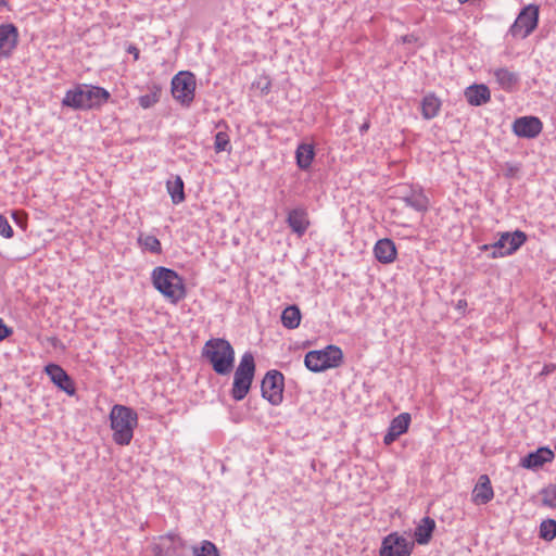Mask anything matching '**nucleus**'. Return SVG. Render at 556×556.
Segmentation results:
<instances>
[{
  "mask_svg": "<svg viewBox=\"0 0 556 556\" xmlns=\"http://www.w3.org/2000/svg\"><path fill=\"white\" fill-rule=\"evenodd\" d=\"M138 426V414L131 407L115 404L110 412V427L117 445H129Z\"/></svg>",
  "mask_w": 556,
  "mask_h": 556,
  "instance_id": "obj_1",
  "label": "nucleus"
},
{
  "mask_svg": "<svg viewBox=\"0 0 556 556\" xmlns=\"http://www.w3.org/2000/svg\"><path fill=\"white\" fill-rule=\"evenodd\" d=\"M110 98V92L98 86L77 85L66 91L62 104L74 110H91L104 104Z\"/></svg>",
  "mask_w": 556,
  "mask_h": 556,
  "instance_id": "obj_2",
  "label": "nucleus"
},
{
  "mask_svg": "<svg viewBox=\"0 0 556 556\" xmlns=\"http://www.w3.org/2000/svg\"><path fill=\"white\" fill-rule=\"evenodd\" d=\"M151 280L153 287L173 304L186 296L184 279L174 269L157 266L151 273Z\"/></svg>",
  "mask_w": 556,
  "mask_h": 556,
  "instance_id": "obj_3",
  "label": "nucleus"
},
{
  "mask_svg": "<svg viewBox=\"0 0 556 556\" xmlns=\"http://www.w3.org/2000/svg\"><path fill=\"white\" fill-rule=\"evenodd\" d=\"M203 356L218 375H228L233 368L235 350L225 339L213 338L206 341L203 348Z\"/></svg>",
  "mask_w": 556,
  "mask_h": 556,
  "instance_id": "obj_4",
  "label": "nucleus"
},
{
  "mask_svg": "<svg viewBox=\"0 0 556 556\" xmlns=\"http://www.w3.org/2000/svg\"><path fill=\"white\" fill-rule=\"evenodd\" d=\"M255 374V361L251 352H245L235 370L231 397L235 401H242L249 393Z\"/></svg>",
  "mask_w": 556,
  "mask_h": 556,
  "instance_id": "obj_5",
  "label": "nucleus"
},
{
  "mask_svg": "<svg viewBox=\"0 0 556 556\" xmlns=\"http://www.w3.org/2000/svg\"><path fill=\"white\" fill-rule=\"evenodd\" d=\"M343 353L336 345H328L323 350H314L306 353L304 364L313 372H321L329 368H336L341 365Z\"/></svg>",
  "mask_w": 556,
  "mask_h": 556,
  "instance_id": "obj_6",
  "label": "nucleus"
},
{
  "mask_svg": "<svg viewBox=\"0 0 556 556\" xmlns=\"http://www.w3.org/2000/svg\"><path fill=\"white\" fill-rule=\"evenodd\" d=\"M527 240V235L521 230L503 232L500 239L492 244H484L482 250L491 251V257H504L514 254Z\"/></svg>",
  "mask_w": 556,
  "mask_h": 556,
  "instance_id": "obj_7",
  "label": "nucleus"
},
{
  "mask_svg": "<svg viewBox=\"0 0 556 556\" xmlns=\"http://www.w3.org/2000/svg\"><path fill=\"white\" fill-rule=\"evenodd\" d=\"M195 77L192 73L181 71L172 79L173 98L181 105L189 106L194 99Z\"/></svg>",
  "mask_w": 556,
  "mask_h": 556,
  "instance_id": "obj_8",
  "label": "nucleus"
},
{
  "mask_svg": "<svg viewBox=\"0 0 556 556\" xmlns=\"http://www.w3.org/2000/svg\"><path fill=\"white\" fill-rule=\"evenodd\" d=\"M539 7L529 4L525 7L513 25L508 29V35L515 38H527L538 26Z\"/></svg>",
  "mask_w": 556,
  "mask_h": 556,
  "instance_id": "obj_9",
  "label": "nucleus"
},
{
  "mask_svg": "<svg viewBox=\"0 0 556 556\" xmlns=\"http://www.w3.org/2000/svg\"><path fill=\"white\" fill-rule=\"evenodd\" d=\"M414 542L399 532H391L382 539L379 556H410Z\"/></svg>",
  "mask_w": 556,
  "mask_h": 556,
  "instance_id": "obj_10",
  "label": "nucleus"
},
{
  "mask_svg": "<svg viewBox=\"0 0 556 556\" xmlns=\"http://www.w3.org/2000/svg\"><path fill=\"white\" fill-rule=\"evenodd\" d=\"M283 375L278 370H269L262 380V396L271 405H279L283 399Z\"/></svg>",
  "mask_w": 556,
  "mask_h": 556,
  "instance_id": "obj_11",
  "label": "nucleus"
},
{
  "mask_svg": "<svg viewBox=\"0 0 556 556\" xmlns=\"http://www.w3.org/2000/svg\"><path fill=\"white\" fill-rule=\"evenodd\" d=\"M543 129V124L539 117L522 116L516 118L513 123V131L517 137L532 139L538 137Z\"/></svg>",
  "mask_w": 556,
  "mask_h": 556,
  "instance_id": "obj_12",
  "label": "nucleus"
},
{
  "mask_svg": "<svg viewBox=\"0 0 556 556\" xmlns=\"http://www.w3.org/2000/svg\"><path fill=\"white\" fill-rule=\"evenodd\" d=\"M45 372L49 376L51 381L62 391L68 395L75 394V387L66 371L56 364H48L45 367Z\"/></svg>",
  "mask_w": 556,
  "mask_h": 556,
  "instance_id": "obj_13",
  "label": "nucleus"
},
{
  "mask_svg": "<svg viewBox=\"0 0 556 556\" xmlns=\"http://www.w3.org/2000/svg\"><path fill=\"white\" fill-rule=\"evenodd\" d=\"M409 424L410 415L408 413L397 415L391 420L388 431L383 437V443L386 445L392 444L400 435L408 430Z\"/></svg>",
  "mask_w": 556,
  "mask_h": 556,
  "instance_id": "obj_14",
  "label": "nucleus"
},
{
  "mask_svg": "<svg viewBox=\"0 0 556 556\" xmlns=\"http://www.w3.org/2000/svg\"><path fill=\"white\" fill-rule=\"evenodd\" d=\"M18 30L13 24L0 25V54L9 55L17 46Z\"/></svg>",
  "mask_w": 556,
  "mask_h": 556,
  "instance_id": "obj_15",
  "label": "nucleus"
},
{
  "mask_svg": "<svg viewBox=\"0 0 556 556\" xmlns=\"http://www.w3.org/2000/svg\"><path fill=\"white\" fill-rule=\"evenodd\" d=\"M553 459L554 453L548 447H540L522 457L520 466L527 469H538Z\"/></svg>",
  "mask_w": 556,
  "mask_h": 556,
  "instance_id": "obj_16",
  "label": "nucleus"
},
{
  "mask_svg": "<svg viewBox=\"0 0 556 556\" xmlns=\"http://www.w3.org/2000/svg\"><path fill=\"white\" fill-rule=\"evenodd\" d=\"M494 497V491L491 485L489 476L481 475L478 483L472 490V502L476 505H485Z\"/></svg>",
  "mask_w": 556,
  "mask_h": 556,
  "instance_id": "obj_17",
  "label": "nucleus"
},
{
  "mask_svg": "<svg viewBox=\"0 0 556 556\" xmlns=\"http://www.w3.org/2000/svg\"><path fill=\"white\" fill-rule=\"evenodd\" d=\"M498 87L505 91H513L519 83V75L507 67H496L491 70Z\"/></svg>",
  "mask_w": 556,
  "mask_h": 556,
  "instance_id": "obj_18",
  "label": "nucleus"
},
{
  "mask_svg": "<svg viewBox=\"0 0 556 556\" xmlns=\"http://www.w3.org/2000/svg\"><path fill=\"white\" fill-rule=\"evenodd\" d=\"M374 254L378 262L390 264L394 262L397 255L395 243L388 238L380 239L374 247Z\"/></svg>",
  "mask_w": 556,
  "mask_h": 556,
  "instance_id": "obj_19",
  "label": "nucleus"
},
{
  "mask_svg": "<svg viewBox=\"0 0 556 556\" xmlns=\"http://www.w3.org/2000/svg\"><path fill=\"white\" fill-rule=\"evenodd\" d=\"M287 223L299 237L305 233L309 225L305 210L300 207L293 208L288 213Z\"/></svg>",
  "mask_w": 556,
  "mask_h": 556,
  "instance_id": "obj_20",
  "label": "nucleus"
},
{
  "mask_svg": "<svg viewBox=\"0 0 556 556\" xmlns=\"http://www.w3.org/2000/svg\"><path fill=\"white\" fill-rule=\"evenodd\" d=\"M465 97L470 105L479 106L490 101L491 93L485 85H472L466 88Z\"/></svg>",
  "mask_w": 556,
  "mask_h": 556,
  "instance_id": "obj_21",
  "label": "nucleus"
},
{
  "mask_svg": "<svg viewBox=\"0 0 556 556\" xmlns=\"http://www.w3.org/2000/svg\"><path fill=\"white\" fill-rule=\"evenodd\" d=\"M434 529L435 521L430 517H424L414 530L415 541L420 545L428 544Z\"/></svg>",
  "mask_w": 556,
  "mask_h": 556,
  "instance_id": "obj_22",
  "label": "nucleus"
},
{
  "mask_svg": "<svg viewBox=\"0 0 556 556\" xmlns=\"http://www.w3.org/2000/svg\"><path fill=\"white\" fill-rule=\"evenodd\" d=\"M315 157V149L311 143H301L295 151V160L299 168L306 170L311 167Z\"/></svg>",
  "mask_w": 556,
  "mask_h": 556,
  "instance_id": "obj_23",
  "label": "nucleus"
},
{
  "mask_svg": "<svg viewBox=\"0 0 556 556\" xmlns=\"http://www.w3.org/2000/svg\"><path fill=\"white\" fill-rule=\"evenodd\" d=\"M406 206L412 207L417 212H426L428 210V198L421 190L412 189L410 192L402 198Z\"/></svg>",
  "mask_w": 556,
  "mask_h": 556,
  "instance_id": "obj_24",
  "label": "nucleus"
},
{
  "mask_svg": "<svg viewBox=\"0 0 556 556\" xmlns=\"http://www.w3.org/2000/svg\"><path fill=\"white\" fill-rule=\"evenodd\" d=\"M441 109V101L434 93H428L421 101V115L425 119L434 118Z\"/></svg>",
  "mask_w": 556,
  "mask_h": 556,
  "instance_id": "obj_25",
  "label": "nucleus"
},
{
  "mask_svg": "<svg viewBox=\"0 0 556 556\" xmlns=\"http://www.w3.org/2000/svg\"><path fill=\"white\" fill-rule=\"evenodd\" d=\"M168 540L170 545L167 547V556H191L192 545H188L187 542L176 535H169Z\"/></svg>",
  "mask_w": 556,
  "mask_h": 556,
  "instance_id": "obj_26",
  "label": "nucleus"
},
{
  "mask_svg": "<svg viewBox=\"0 0 556 556\" xmlns=\"http://www.w3.org/2000/svg\"><path fill=\"white\" fill-rule=\"evenodd\" d=\"M301 311L296 305H290L282 311L281 323L288 329H295L301 323Z\"/></svg>",
  "mask_w": 556,
  "mask_h": 556,
  "instance_id": "obj_27",
  "label": "nucleus"
},
{
  "mask_svg": "<svg viewBox=\"0 0 556 556\" xmlns=\"http://www.w3.org/2000/svg\"><path fill=\"white\" fill-rule=\"evenodd\" d=\"M166 188L174 204H179L185 200L184 180L180 176H176L173 181L168 180Z\"/></svg>",
  "mask_w": 556,
  "mask_h": 556,
  "instance_id": "obj_28",
  "label": "nucleus"
},
{
  "mask_svg": "<svg viewBox=\"0 0 556 556\" xmlns=\"http://www.w3.org/2000/svg\"><path fill=\"white\" fill-rule=\"evenodd\" d=\"M161 87L152 85L149 87V92L138 98V103L142 109H150L160 101Z\"/></svg>",
  "mask_w": 556,
  "mask_h": 556,
  "instance_id": "obj_29",
  "label": "nucleus"
},
{
  "mask_svg": "<svg viewBox=\"0 0 556 556\" xmlns=\"http://www.w3.org/2000/svg\"><path fill=\"white\" fill-rule=\"evenodd\" d=\"M138 244L142 248V250L149 251L153 254L162 253L161 242L155 236L141 233L138 237Z\"/></svg>",
  "mask_w": 556,
  "mask_h": 556,
  "instance_id": "obj_30",
  "label": "nucleus"
},
{
  "mask_svg": "<svg viewBox=\"0 0 556 556\" xmlns=\"http://www.w3.org/2000/svg\"><path fill=\"white\" fill-rule=\"evenodd\" d=\"M191 556H219V551L213 542L203 540L200 545H192Z\"/></svg>",
  "mask_w": 556,
  "mask_h": 556,
  "instance_id": "obj_31",
  "label": "nucleus"
},
{
  "mask_svg": "<svg viewBox=\"0 0 556 556\" xmlns=\"http://www.w3.org/2000/svg\"><path fill=\"white\" fill-rule=\"evenodd\" d=\"M539 536L547 542L556 538V521L554 519H545L540 525Z\"/></svg>",
  "mask_w": 556,
  "mask_h": 556,
  "instance_id": "obj_32",
  "label": "nucleus"
},
{
  "mask_svg": "<svg viewBox=\"0 0 556 556\" xmlns=\"http://www.w3.org/2000/svg\"><path fill=\"white\" fill-rule=\"evenodd\" d=\"M214 149L217 153L231 151L230 139L226 131H218L215 135Z\"/></svg>",
  "mask_w": 556,
  "mask_h": 556,
  "instance_id": "obj_33",
  "label": "nucleus"
},
{
  "mask_svg": "<svg viewBox=\"0 0 556 556\" xmlns=\"http://www.w3.org/2000/svg\"><path fill=\"white\" fill-rule=\"evenodd\" d=\"M544 506L556 509V483L549 484L541 491Z\"/></svg>",
  "mask_w": 556,
  "mask_h": 556,
  "instance_id": "obj_34",
  "label": "nucleus"
},
{
  "mask_svg": "<svg viewBox=\"0 0 556 556\" xmlns=\"http://www.w3.org/2000/svg\"><path fill=\"white\" fill-rule=\"evenodd\" d=\"M0 235L7 239L13 237V229L3 215H0Z\"/></svg>",
  "mask_w": 556,
  "mask_h": 556,
  "instance_id": "obj_35",
  "label": "nucleus"
},
{
  "mask_svg": "<svg viewBox=\"0 0 556 556\" xmlns=\"http://www.w3.org/2000/svg\"><path fill=\"white\" fill-rule=\"evenodd\" d=\"M254 85L263 94H267L271 88L270 79L266 76L261 77Z\"/></svg>",
  "mask_w": 556,
  "mask_h": 556,
  "instance_id": "obj_36",
  "label": "nucleus"
},
{
  "mask_svg": "<svg viewBox=\"0 0 556 556\" xmlns=\"http://www.w3.org/2000/svg\"><path fill=\"white\" fill-rule=\"evenodd\" d=\"M505 169L506 177H514L515 174L520 169V166L514 163H506Z\"/></svg>",
  "mask_w": 556,
  "mask_h": 556,
  "instance_id": "obj_37",
  "label": "nucleus"
},
{
  "mask_svg": "<svg viewBox=\"0 0 556 556\" xmlns=\"http://www.w3.org/2000/svg\"><path fill=\"white\" fill-rule=\"evenodd\" d=\"M12 333V329L9 328L3 320L0 318V341L4 340Z\"/></svg>",
  "mask_w": 556,
  "mask_h": 556,
  "instance_id": "obj_38",
  "label": "nucleus"
},
{
  "mask_svg": "<svg viewBox=\"0 0 556 556\" xmlns=\"http://www.w3.org/2000/svg\"><path fill=\"white\" fill-rule=\"evenodd\" d=\"M467 307V301L466 300H459L456 304V308L459 311H463Z\"/></svg>",
  "mask_w": 556,
  "mask_h": 556,
  "instance_id": "obj_39",
  "label": "nucleus"
},
{
  "mask_svg": "<svg viewBox=\"0 0 556 556\" xmlns=\"http://www.w3.org/2000/svg\"><path fill=\"white\" fill-rule=\"evenodd\" d=\"M368 129H369V122H365V123L359 127V131H361V134L366 132Z\"/></svg>",
  "mask_w": 556,
  "mask_h": 556,
  "instance_id": "obj_40",
  "label": "nucleus"
},
{
  "mask_svg": "<svg viewBox=\"0 0 556 556\" xmlns=\"http://www.w3.org/2000/svg\"><path fill=\"white\" fill-rule=\"evenodd\" d=\"M9 0H0V5L5 7Z\"/></svg>",
  "mask_w": 556,
  "mask_h": 556,
  "instance_id": "obj_41",
  "label": "nucleus"
},
{
  "mask_svg": "<svg viewBox=\"0 0 556 556\" xmlns=\"http://www.w3.org/2000/svg\"><path fill=\"white\" fill-rule=\"evenodd\" d=\"M12 216H13V218L17 222V213H16V212H13V213H12Z\"/></svg>",
  "mask_w": 556,
  "mask_h": 556,
  "instance_id": "obj_42",
  "label": "nucleus"
},
{
  "mask_svg": "<svg viewBox=\"0 0 556 556\" xmlns=\"http://www.w3.org/2000/svg\"><path fill=\"white\" fill-rule=\"evenodd\" d=\"M460 4L468 2L469 0H457Z\"/></svg>",
  "mask_w": 556,
  "mask_h": 556,
  "instance_id": "obj_43",
  "label": "nucleus"
}]
</instances>
